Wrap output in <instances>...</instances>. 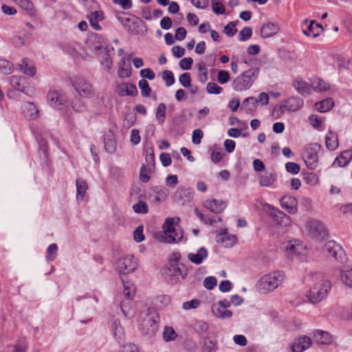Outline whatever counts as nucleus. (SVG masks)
I'll return each instance as SVG.
<instances>
[{"label":"nucleus","mask_w":352,"mask_h":352,"mask_svg":"<svg viewBox=\"0 0 352 352\" xmlns=\"http://www.w3.org/2000/svg\"><path fill=\"white\" fill-rule=\"evenodd\" d=\"M131 257L121 258L117 261V269L124 286L123 295L125 297L120 302L123 315L128 317L132 309L131 296Z\"/></svg>","instance_id":"1"},{"label":"nucleus","mask_w":352,"mask_h":352,"mask_svg":"<svg viewBox=\"0 0 352 352\" xmlns=\"http://www.w3.org/2000/svg\"><path fill=\"white\" fill-rule=\"evenodd\" d=\"M135 307L140 311L137 319L139 330L144 335L155 336L160 327V317L157 311L142 303H137Z\"/></svg>","instance_id":"2"},{"label":"nucleus","mask_w":352,"mask_h":352,"mask_svg":"<svg viewBox=\"0 0 352 352\" xmlns=\"http://www.w3.org/2000/svg\"><path fill=\"white\" fill-rule=\"evenodd\" d=\"M306 280L313 283L306 294L310 302H320L327 296L331 287V283L321 273L310 272L307 274Z\"/></svg>","instance_id":"3"},{"label":"nucleus","mask_w":352,"mask_h":352,"mask_svg":"<svg viewBox=\"0 0 352 352\" xmlns=\"http://www.w3.org/2000/svg\"><path fill=\"white\" fill-rule=\"evenodd\" d=\"M285 274L283 271L272 272L261 278L258 289L261 293H270L278 288L285 281Z\"/></svg>","instance_id":"4"},{"label":"nucleus","mask_w":352,"mask_h":352,"mask_svg":"<svg viewBox=\"0 0 352 352\" xmlns=\"http://www.w3.org/2000/svg\"><path fill=\"white\" fill-rule=\"evenodd\" d=\"M260 69L252 67L236 77L232 83V87L236 91H244L249 89L257 79Z\"/></svg>","instance_id":"5"},{"label":"nucleus","mask_w":352,"mask_h":352,"mask_svg":"<svg viewBox=\"0 0 352 352\" xmlns=\"http://www.w3.org/2000/svg\"><path fill=\"white\" fill-rule=\"evenodd\" d=\"M174 219L166 218L162 226L163 231L158 234L160 240L166 243H175L179 242L183 238V232L181 230H176L174 226Z\"/></svg>","instance_id":"6"},{"label":"nucleus","mask_w":352,"mask_h":352,"mask_svg":"<svg viewBox=\"0 0 352 352\" xmlns=\"http://www.w3.org/2000/svg\"><path fill=\"white\" fill-rule=\"evenodd\" d=\"M306 230L311 237L318 240L324 239L328 236L327 228L319 220H309L306 224Z\"/></svg>","instance_id":"7"},{"label":"nucleus","mask_w":352,"mask_h":352,"mask_svg":"<svg viewBox=\"0 0 352 352\" xmlns=\"http://www.w3.org/2000/svg\"><path fill=\"white\" fill-rule=\"evenodd\" d=\"M230 307V302L227 299L219 300L212 306V312L213 315L219 319L226 320L230 319L233 314L228 309Z\"/></svg>","instance_id":"8"},{"label":"nucleus","mask_w":352,"mask_h":352,"mask_svg":"<svg viewBox=\"0 0 352 352\" xmlns=\"http://www.w3.org/2000/svg\"><path fill=\"white\" fill-rule=\"evenodd\" d=\"M320 146L315 144L307 146L304 152V160L307 166L314 170L318 166V152Z\"/></svg>","instance_id":"9"},{"label":"nucleus","mask_w":352,"mask_h":352,"mask_svg":"<svg viewBox=\"0 0 352 352\" xmlns=\"http://www.w3.org/2000/svg\"><path fill=\"white\" fill-rule=\"evenodd\" d=\"M72 85L78 94L83 98H89L94 96L92 86L84 78L76 77L73 80Z\"/></svg>","instance_id":"10"},{"label":"nucleus","mask_w":352,"mask_h":352,"mask_svg":"<svg viewBox=\"0 0 352 352\" xmlns=\"http://www.w3.org/2000/svg\"><path fill=\"white\" fill-rule=\"evenodd\" d=\"M324 250L329 256H333L336 261L344 262L346 254L342 248L334 241H329L325 243Z\"/></svg>","instance_id":"11"},{"label":"nucleus","mask_w":352,"mask_h":352,"mask_svg":"<svg viewBox=\"0 0 352 352\" xmlns=\"http://www.w3.org/2000/svg\"><path fill=\"white\" fill-rule=\"evenodd\" d=\"M167 271V275L172 283H177L184 280L188 274L186 270H182L177 263L168 264Z\"/></svg>","instance_id":"12"},{"label":"nucleus","mask_w":352,"mask_h":352,"mask_svg":"<svg viewBox=\"0 0 352 352\" xmlns=\"http://www.w3.org/2000/svg\"><path fill=\"white\" fill-rule=\"evenodd\" d=\"M194 197V191L190 188L179 187L175 192L173 197L175 201L184 205L190 202Z\"/></svg>","instance_id":"13"},{"label":"nucleus","mask_w":352,"mask_h":352,"mask_svg":"<svg viewBox=\"0 0 352 352\" xmlns=\"http://www.w3.org/2000/svg\"><path fill=\"white\" fill-rule=\"evenodd\" d=\"M47 98L50 106L57 109H61L66 102L65 96L56 90H50L47 95Z\"/></svg>","instance_id":"14"},{"label":"nucleus","mask_w":352,"mask_h":352,"mask_svg":"<svg viewBox=\"0 0 352 352\" xmlns=\"http://www.w3.org/2000/svg\"><path fill=\"white\" fill-rule=\"evenodd\" d=\"M312 344V340L307 336H301L296 338L292 344L293 352H302L308 349Z\"/></svg>","instance_id":"15"},{"label":"nucleus","mask_w":352,"mask_h":352,"mask_svg":"<svg viewBox=\"0 0 352 352\" xmlns=\"http://www.w3.org/2000/svg\"><path fill=\"white\" fill-rule=\"evenodd\" d=\"M258 183L263 187L275 188V183L277 179L276 174L272 172L259 173L258 175Z\"/></svg>","instance_id":"16"},{"label":"nucleus","mask_w":352,"mask_h":352,"mask_svg":"<svg viewBox=\"0 0 352 352\" xmlns=\"http://www.w3.org/2000/svg\"><path fill=\"white\" fill-rule=\"evenodd\" d=\"M131 55L122 58L118 64V74L120 78H127L131 74L132 67L131 63Z\"/></svg>","instance_id":"17"},{"label":"nucleus","mask_w":352,"mask_h":352,"mask_svg":"<svg viewBox=\"0 0 352 352\" xmlns=\"http://www.w3.org/2000/svg\"><path fill=\"white\" fill-rule=\"evenodd\" d=\"M204 206L214 213H220L226 208V204L218 199H207L204 202Z\"/></svg>","instance_id":"18"},{"label":"nucleus","mask_w":352,"mask_h":352,"mask_svg":"<svg viewBox=\"0 0 352 352\" xmlns=\"http://www.w3.org/2000/svg\"><path fill=\"white\" fill-rule=\"evenodd\" d=\"M23 114L27 120H34L38 116V109L34 103L25 102L22 107Z\"/></svg>","instance_id":"19"},{"label":"nucleus","mask_w":352,"mask_h":352,"mask_svg":"<svg viewBox=\"0 0 352 352\" xmlns=\"http://www.w3.org/2000/svg\"><path fill=\"white\" fill-rule=\"evenodd\" d=\"M104 147L109 153H113L116 151L117 143L114 133L108 131L104 135Z\"/></svg>","instance_id":"20"},{"label":"nucleus","mask_w":352,"mask_h":352,"mask_svg":"<svg viewBox=\"0 0 352 352\" xmlns=\"http://www.w3.org/2000/svg\"><path fill=\"white\" fill-rule=\"evenodd\" d=\"M88 42L90 44L91 50L96 53H100L106 45V42L102 36L98 34L91 35Z\"/></svg>","instance_id":"21"},{"label":"nucleus","mask_w":352,"mask_h":352,"mask_svg":"<svg viewBox=\"0 0 352 352\" xmlns=\"http://www.w3.org/2000/svg\"><path fill=\"white\" fill-rule=\"evenodd\" d=\"M280 206L290 214H295L297 212V200L294 197H283L280 199Z\"/></svg>","instance_id":"22"},{"label":"nucleus","mask_w":352,"mask_h":352,"mask_svg":"<svg viewBox=\"0 0 352 352\" xmlns=\"http://www.w3.org/2000/svg\"><path fill=\"white\" fill-rule=\"evenodd\" d=\"M279 31L278 24L272 22H267L263 24L261 29V35L263 38H267L276 34Z\"/></svg>","instance_id":"23"},{"label":"nucleus","mask_w":352,"mask_h":352,"mask_svg":"<svg viewBox=\"0 0 352 352\" xmlns=\"http://www.w3.org/2000/svg\"><path fill=\"white\" fill-rule=\"evenodd\" d=\"M208 252L206 248L201 247L196 253H189L187 256L190 262L199 265L208 257Z\"/></svg>","instance_id":"24"},{"label":"nucleus","mask_w":352,"mask_h":352,"mask_svg":"<svg viewBox=\"0 0 352 352\" xmlns=\"http://www.w3.org/2000/svg\"><path fill=\"white\" fill-rule=\"evenodd\" d=\"M314 338L316 342L321 344H328L332 341V337L329 333L320 329L314 331Z\"/></svg>","instance_id":"25"},{"label":"nucleus","mask_w":352,"mask_h":352,"mask_svg":"<svg viewBox=\"0 0 352 352\" xmlns=\"http://www.w3.org/2000/svg\"><path fill=\"white\" fill-rule=\"evenodd\" d=\"M272 216L274 221L278 224L283 226H287L290 224V218L288 215L278 209H273Z\"/></svg>","instance_id":"26"},{"label":"nucleus","mask_w":352,"mask_h":352,"mask_svg":"<svg viewBox=\"0 0 352 352\" xmlns=\"http://www.w3.org/2000/svg\"><path fill=\"white\" fill-rule=\"evenodd\" d=\"M218 243H221L225 247H231L235 243L236 238L234 235H229L226 230L219 233L217 236Z\"/></svg>","instance_id":"27"},{"label":"nucleus","mask_w":352,"mask_h":352,"mask_svg":"<svg viewBox=\"0 0 352 352\" xmlns=\"http://www.w3.org/2000/svg\"><path fill=\"white\" fill-rule=\"evenodd\" d=\"M293 86L298 92L302 95L310 94L311 85L302 78H296L293 82Z\"/></svg>","instance_id":"28"},{"label":"nucleus","mask_w":352,"mask_h":352,"mask_svg":"<svg viewBox=\"0 0 352 352\" xmlns=\"http://www.w3.org/2000/svg\"><path fill=\"white\" fill-rule=\"evenodd\" d=\"M325 144L329 150H336L338 146V135L331 131H329L325 137Z\"/></svg>","instance_id":"29"},{"label":"nucleus","mask_w":352,"mask_h":352,"mask_svg":"<svg viewBox=\"0 0 352 352\" xmlns=\"http://www.w3.org/2000/svg\"><path fill=\"white\" fill-rule=\"evenodd\" d=\"M287 106V112H294L303 105V100L299 97H292L285 100Z\"/></svg>","instance_id":"30"},{"label":"nucleus","mask_w":352,"mask_h":352,"mask_svg":"<svg viewBox=\"0 0 352 352\" xmlns=\"http://www.w3.org/2000/svg\"><path fill=\"white\" fill-rule=\"evenodd\" d=\"M21 71L25 75L33 76L36 74V68L28 58H24L22 63L19 64Z\"/></svg>","instance_id":"31"},{"label":"nucleus","mask_w":352,"mask_h":352,"mask_svg":"<svg viewBox=\"0 0 352 352\" xmlns=\"http://www.w3.org/2000/svg\"><path fill=\"white\" fill-rule=\"evenodd\" d=\"M322 25L315 21H311L306 29H303V33L307 36H311L316 37L320 34V32L322 30Z\"/></svg>","instance_id":"32"},{"label":"nucleus","mask_w":352,"mask_h":352,"mask_svg":"<svg viewBox=\"0 0 352 352\" xmlns=\"http://www.w3.org/2000/svg\"><path fill=\"white\" fill-rule=\"evenodd\" d=\"M285 249L289 253L299 254L303 250V245L298 241H290L285 244Z\"/></svg>","instance_id":"33"},{"label":"nucleus","mask_w":352,"mask_h":352,"mask_svg":"<svg viewBox=\"0 0 352 352\" xmlns=\"http://www.w3.org/2000/svg\"><path fill=\"white\" fill-rule=\"evenodd\" d=\"M116 18L122 25V26L126 29V30H127L128 32L131 30L132 21L130 14L125 12H120L118 13Z\"/></svg>","instance_id":"34"},{"label":"nucleus","mask_w":352,"mask_h":352,"mask_svg":"<svg viewBox=\"0 0 352 352\" xmlns=\"http://www.w3.org/2000/svg\"><path fill=\"white\" fill-rule=\"evenodd\" d=\"M112 328L113 331L114 337L118 340L119 343L124 341V333L123 328L120 326V321L114 320L112 322Z\"/></svg>","instance_id":"35"},{"label":"nucleus","mask_w":352,"mask_h":352,"mask_svg":"<svg viewBox=\"0 0 352 352\" xmlns=\"http://www.w3.org/2000/svg\"><path fill=\"white\" fill-rule=\"evenodd\" d=\"M76 186L77 190L76 198L78 200H82L88 188L87 183L84 179L78 178L76 181Z\"/></svg>","instance_id":"36"},{"label":"nucleus","mask_w":352,"mask_h":352,"mask_svg":"<svg viewBox=\"0 0 352 352\" xmlns=\"http://www.w3.org/2000/svg\"><path fill=\"white\" fill-rule=\"evenodd\" d=\"M25 78L18 76H12L10 78V83L13 89L15 90L24 92V82Z\"/></svg>","instance_id":"37"},{"label":"nucleus","mask_w":352,"mask_h":352,"mask_svg":"<svg viewBox=\"0 0 352 352\" xmlns=\"http://www.w3.org/2000/svg\"><path fill=\"white\" fill-rule=\"evenodd\" d=\"M311 88L316 91H327L330 88V85L321 78H315L311 81Z\"/></svg>","instance_id":"38"},{"label":"nucleus","mask_w":352,"mask_h":352,"mask_svg":"<svg viewBox=\"0 0 352 352\" xmlns=\"http://www.w3.org/2000/svg\"><path fill=\"white\" fill-rule=\"evenodd\" d=\"M333 104L334 103L331 98H327L316 102L315 106L318 111L325 113L329 111L333 107Z\"/></svg>","instance_id":"39"},{"label":"nucleus","mask_w":352,"mask_h":352,"mask_svg":"<svg viewBox=\"0 0 352 352\" xmlns=\"http://www.w3.org/2000/svg\"><path fill=\"white\" fill-rule=\"evenodd\" d=\"M166 107L164 103H160L156 109L155 118L157 122L160 124H163L166 117Z\"/></svg>","instance_id":"40"},{"label":"nucleus","mask_w":352,"mask_h":352,"mask_svg":"<svg viewBox=\"0 0 352 352\" xmlns=\"http://www.w3.org/2000/svg\"><path fill=\"white\" fill-rule=\"evenodd\" d=\"M132 84L121 83L116 87V92L121 96L132 95Z\"/></svg>","instance_id":"41"},{"label":"nucleus","mask_w":352,"mask_h":352,"mask_svg":"<svg viewBox=\"0 0 352 352\" xmlns=\"http://www.w3.org/2000/svg\"><path fill=\"white\" fill-rule=\"evenodd\" d=\"M153 170V169L151 167H148L145 164H142L140 171V180L143 183H147L151 179L150 175Z\"/></svg>","instance_id":"42"},{"label":"nucleus","mask_w":352,"mask_h":352,"mask_svg":"<svg viewBox=\"0 0 352 352\" xmlns=\"http://www.w3.org/2000/svg\"><path fill=\"white\" fill-rule=\"evenodd\" d=\"M197 67L198 69V79L201 83L204 84L208 79V69L203 63H199Z\"/></svg>","instance_id":"43"},{"label":"nucleus","mask_w":352,"mask_h":352,"mask_svg":"<svg viewBox=\"0 0 352 352\" xmlns=\"http://www.w3.org/2000/svg\"><path fill=\"white\" fill-rule=\"evenodd\" d=\"M340 279L343 284L352 288V268L342 270L340 274Z\"/></svg>","instance_id":"44"},{"label":"nucleus","mask_w":352,"mask_h":352,"mask_svg":"<svg viewBox=\"0 0 352 352\" xmlns=\"http://www.w3.org/2000/svg\"><path fill=\"white\" fill-rule=\"evenodd\" d=\"M177 337V334L171 327H165L163 331V338L165 342H170L175 340Z\"/></svg>","instance_id":"45"},{"label":"nucleus","mask_w":352,"mask_h":352,"mask_svg":"<svg viewBox=\"0 0 352 352\" xmlns=\"http://www.w3.org/2000/svg\"><path fill=\"white\" fill-rule=\"evenodd\" d=\"M349 154V153L348 152H344V153H341L340 156L337 157L335 159V160L333 163V165L340 166V167L346 166L349 162V161L351 160V158L348 157V156H347Z\"/></svg>","instance_id":"46"},{"label":"nucleus","mask_w":352,"mask_h":352,"mask_svg":"<svg viewBox=\"0 0 352 352\" xmlns=\"http://www.w3.org/2000/svg\"><path fill=\"white\" fill-rule=\"evenodd\" d=\"M286 111H287V106L285 101H283L273 109L272 116L277 119L281 117Z\"/></svg>","instance_id":"47"},{"label":"nucleus","mask_w":352,"mask_h":352,"mask_svg":"<svg viewBox=\"0 0 352 352\" xmlns=\"http://www.w3.org/2000/svg\"><path fill=\"white\" fill-rule=\"evenodd\" d=\"M139 88L141 91V94L143 97H148L151 93V89L148 82L145 79H142L138 82Z\"/></svg>","instance_id":"48"},{"label":"nucleus","mask_w":352,"mask_h":352,"mask_svg":"<svg viewBox=\"0 0 352 352\" xmlns=\"http://www.w3.org/2000/svg\"><path fill=\"white\" fill-rule=\"evenodd\" d=\"M12 64L7 60L0 59V72L4 75H8L12 72Z\"/></svg>","instance_id":"49"},{"label":"nucleus","mask_w":352,"mask_h":352,"mask_svg":"<svg viewBox=\"0 0 352 352\" xmlns=\"http://www.w3.org/2000/svg\"><path fill=\"white\" fill-rule=\"evenodd\" d=\"M217 349V341L206 337L204 339V351L214 352Z\"/></svg>","instance_id":"50"},{"label":"nucleus","mask_w":352,"mask_h":352,"mask_svg":"<svg viewBox=\"0 0 352 352\" xmlns=\"http://www.w3.org/2000/svg\"><path fill=\"white\" fill-rule=\"evenodd\" d=\"M133 211L139 214H146L148 212V206L145 201L139 200L133 204Z\"/></svg>","instance_id":"51"},{"label":"nucleus","mask_w":352,"mask_h":352,"mask_svg":"<svg viewBox=\"0 0 352 352\" xmlns=\"http://www.w3.org/2000/svg\"><path fill=\"white\" fill-rule=\"evenodd\" d=\"M58 252V246L56 243L50 244L47 249V255L46 259L47 261L51 262L54 261L56 256Z\"/></svg>","instance_id":"52"},{"label":"nucleus","mask_w":352,"mask_h":352,"mask_svg":"<svg viewBox=\"0 0 352 352\" xmlns=\"http://www.w3.org/2000/svg\"><path fill=\"white\" fill-rule=\"evenodd\" d=\"M162 78L167 87L173 85L175 82L173 73L170 70H165L162 73Z\"/></svg>","instance_id":"53"},{"label":"nucleus","mask_w":352,"mask_h":352,"mask_svg":"<svg viewBox=\"0 0 352 352\" xmlns=\"http://www.w3.org/2000/svg\"><path fill=\"white\" fill-rule=\"evenodd\" d=\"M257 106L256 98L254 97H248L245 98L242 104V107L247 109L248 111H253Z\"/></svg>","instance_id":"54"},{"label":"nucleus","mask_w":352,"mask_h":352,"mask_svg":"<svg viewBox=\"0 0 352 352\" xmlns=\"http://www.w3.org/2000/svg\"><path fill=\"white\" fill-rule=\"evenodd\" d=\"M153 190L157 195L160 200H165L169 195L168 190L164 187L155 186Z\"/></svg>","instance_id":"55"},{"label":"nucleus","mask_w":352,"mask_h":352,"mask_svg":"<svg viewBox=\"0 0 352 352\" xmlns=\"http://www.w3.org/2000/svg\"><path fill=\"white\" fill-rule=\"evenodd\" d=\"M238 21L230 22L227 25L225 26L223 32L228 36H233L237 32L236 25Z\"/></svg>","instance_id":"56"},{"label":"nucleus","mask_w":352,"mask_h":352,"mask_svg":"<svg viewBox=\"0 0 352 352\" xmlns=\"http://www.w3.org/2000/svg\"><path fill=\"white\" fill-rule=\"evenodd\" d=\"M252 34V28L250 27H245L239 32V40L240 41H245L251 37Z\"/></svg>","instance_id":"57"},{"label":"nucleus","mask_w":352,"mask_h":352,"mask_svg":"<svg viewBox=\"0 0 352 352\" xmlns=\"http://www.w3.org/2000/svg\"><path fill=\"white\" fill-rule=\"evenodd\" d=\"M206 91L210 94H219L223 89L215 82H208L206 86Z\"/></svg>","instance_id":"58"},{"label":"nucleus","mask_w":352,"mask_h":352,"mask_svg":"<svg viewBox=\"0 0 352 352\" xmlns=\"http://www.w3.org/2000/svg\"><path fill=\"white\" fill-rule=\"evenodd\" d=\"M285 169L288 173L296 175L300 172V168L297 163L289 162L285 164Z\"/></svg>","instance_id":"59"},{"label":"nucleus","mask_w":352,"mask_h":352,"mask_svg":"<svg viewBox=\"0 0 352 352\" xmlns=\"http://www.w3.org/2000/svg\"><path fill=\"white\" fill-rule=\"evenodd\" d=\"M184 347L185 350L188 352H196L198 349V345L195 341L188 339L184 342Z\"/></svg>","instance_id":"60"},{"label":"nucleus","mask_w":352,"mask_h":352,"mask_svg":"<svg viewBox=\"0 0 352 352\" xmlns=\"http://www.w3.org/2000/svg\"><path fill=\"white\" fill-rule=\"evenodd\" d=\"M143 226H140L133 231V240L137 242H142L144 240L145 237L143 234Z\"/></svg>","instance_id":"61"},{"label":"nucleus","mask_w":352,"mask_h":352,"mask_svg":"<svg viewBox=\"0 0 352 352\" xmlns=\"http://www.w3.org/2000/svg\"><path fill=\"white\" fill-rule=\"evenodd\" d=\"M193 60L190 57L184 58L180 60L179 65L183 70H188L192 67Z\"/></svg>","instance_id":"62"},{"label":"nucleus","mask_w":352,"mask_h":352,"mask_svg":"<svg viewBox=\"0 0 352 352\" xmlns=\"http://www.w3.org/2000/svg\"><path fill=\"white\" fill-rule=\"evenodd\" d=\"M179 81L184 87H189L191 83V78L189 73H184L179 76Z\"/></svg>","instance_id":"63"},{"label":"nucleus","mask_w":352,"mask_h":352,"mask_svg":"<svg viewBox=\"0 0 352 352\" xmlns=\"http://www.w3.org/2000/svg\"><path fill=\"white\" fill-rule=\"evenodd\" d=\"M27 342L25 338H21L19 342L14 345V352H25Z\"/></svg>","instance_id":"64"}]
</instances>
